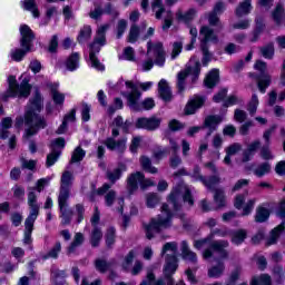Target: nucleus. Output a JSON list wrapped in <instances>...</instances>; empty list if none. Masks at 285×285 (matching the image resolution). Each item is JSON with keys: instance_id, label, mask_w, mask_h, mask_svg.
Here are the masks:
<instances>
[{"instance_id": "31", "label": "nucleus", "mask_w": 285, "mask_h": 285, "mask_svg": "<svg viewBox=\"0 0 285 285\" xmlns=\"http://www.w3.org/2000/svg\"><path fill=\"white\" fill-rule=\"evenodd\" d=\"M92 38V27H90V24H85L78 36H77V42L80 46H83V43H86L87 41H90V39Z\"/></svg>"}, {"instance_id": "41", "label": "nucleus", "mask_w": 285, "mask_h": 285, "mask_svg": "<svg viewBox=\"0 0 285 285\" xmlns=\"http://www.w3.org/2000/svg\"><path fill=\"white\" fill-rule=\"evenodd\" d=\"M250 285H273V279L268 274H261L258 277H253Z\"/></svg>"}, {"instance_id": "12", "label": "nucleus", "mask_w": 285, "mask_h": 285, "mask_svg": "<svg viewBox=\"0 0 285 285\" xmlns=\"http://www.w3.org/2000/svg\"><path fill=\"white\" fill-rule=\"evenodd\" d=\"M206 96L204 95H194L191 98L188 99L187 104L184 108V115L186 117H190V115H196L197 110H202L204 106H206Z\"/></svg>"}, {"instance_id": "2", "label": "nucleus", "mask_w": 285, "mask_h": 285, "mask_svg": "<svg viewBox=\"0 0 285 285\" xmlns=\"http://www.w3.org/2000/svg\"><path fill=\"white\" fill-rule=\"evenodd\" d=\"M125 86L131 90L130 92H121L122 97L127 99V106L130 110H134V112H141L142 110H153V108H155V99L150 97L145 98L139 102V99H141V91H139V87H137L132 80L125 81Z\"/></svg>"}, {"instance_id": "29", "label": "nucleus", "mask_w": 285, "mask_h": 285, "mask_svg": "<svg viewBox=\"0 0 285 285\" xmlns=\"http://www.w3.org/2000/svg\"><path fill=\"white\" fill-rule=\"evenodd\" d=\"M22 8L27 12H31L35 19H39L41 17V12L39 11V7L37 6V1L35 0H22Z\"/></svg>"}, {"instance_id": "11", "label": "nucleus", "mask_w": 285, "mask_h": 285, "mask_svg": "<svg viewBox=\"0 0 285 285\" xmlns=\"http://www.w3.org/2000/svg\"><path fill=\"white\" fill-rule=\"evenodd\" d=\"M135 128H137V130L155 132V130H159V128H161V118H157V116H151L149 118L139 117L135 122Z\"/></svg>"}, {"instance_id": "36", "label": "nucleus", "mask_w": 285, "mask_h": 285, "mask_svg": "<svg viewBox=\"0 0 285 285\" xmlns=\"http://www.w3.org/2000/svg\"><path fill=\"white\" fill-rule=\"evenodd\" d=\"M117 239V229L115 227H109L105 234V242L107 248H112L115 246V242Z\"/></svg>"}, {"instance_id": "40", "label": "nucleus", "mask_w": 285, "mask_h": 285, "mask_svg": "<svg viewBox=\"0 0 285 285\" xmlns=\"http://www.w3.org/2000/svg\"><path fill=\"white\" fill-rule=\"evenodd\" d=\"M284 18V6L277 3L275 9L272 11V19L277 26L282 24V19Z\"/></svg>"}, {"instance_id": "57", "label": "nucleus", "mask_w": 285, "mask_h": 285, "mask_svg": "<svg viewBox=\"0 0 285 285\" xmlns=\"http://www.w3.org/2000/svg\"><path fill=\"white\" fill-rule=\"evenodd\" d=\"M95 266L99 271V273H106L110 271V263H108L106 259H96Z\"/></svg>"}, {"instance_id": "7", "label": "nucleus", "mask_w": 285, "mask_h": 285, "mask_svg": "<svg viewBox=\"0 0 285 285\" xmlns=\"http://www.w3.org/2000/svg\"><path fill=\"white\" fill-rule=\"evenodd\" d=\"M155 184L150 179H146V175L141 171H136L130 174L127 177V193L129 197H132L137 190H139V186L141 190H146L147 188H150V186H154Z\"/></svg>"}, {"instance_id": "14", "label": "nucleus", "mask_w": 285, "mask_h": 285, "mask_svg": "<svg viewBox=\"0 0 285 285\" xmlns=\"http://www.w3.org/2000/svg\"><path fill=\"white\" fill-rule=\"evenodd\" d=\"M226 12V2L218 0L215 4L213 10L208 13V23L212 27L219 26V17H222V13Z\"/></svg>"}, {"instance_id": "48", "label": "nucleus", "mask_w": 285, "mask_h": 285, "mask_svg": "<svg viewBox=\"0 0 285 285\" xmlns=\"http://www.w3.org/2000/svg\"><path fill=\"white\" fill-rule=\"evenodd\" d=\"M214 202L217 204L218 208H224L226 206V195L222 189H215Z\"/></svg>"}, {"instance_id": "28", "label": "nucleus", "mask_w": 285, "mask_h": 285, "mask_svg": "<svg viewBox=\"0 0 285 285\" xmlns=\"http://www.w3.org/2000/svg\"><path fill=\"white\" fill-rule=\"evenodd\" d=\"M229 237L232 238V244H234V246H242V243L246 242L248 233L246 229H229Z\"/></svg>"}, {"instance_id": "18", "label": "nucleus", "mask_w": 285, "mask_h": 285, "mask_svg": "<svg viewBox=\"0 0 285 285\" xmlns=\"http://www.w3.org/2000/svg\"><path fill=\"white\" fill-rule=\"evenodd\" d=\"M58 206L60 210L61 225L70 226L72 222V215H75V212L68 208V200L63 205H61L60 198H58Z\"/></svg>"}, {"instance_id": "32", "label": "nucleus", "mask_w": 285, "mask_h": 285, "mask_svg": "<svg viewBox=\"0 0 285 285\" xmlns=\"http://www.w3.org/2000/svg\"><path fill=\"white\" fill-rule=\"evenodd\" d=\"M252 10H253V0H244L236 7L235 14L236 17L242 18L246 14H250Z\"/></svg>"}, {"instance_id": "15", "label": "nucleus", "mask_w": 285, "mask_h": 285, "mask_svg": "<svg viewBox=\"0 0 285 285\" xmlns=\"http://www.w3.org/2000/svg\"><path fill=\"white\" fill-rule=\"evenodd\" d=\"M139 285H168V283H166V281L163 278H157L155 272H153V269H149L145 279H142ZM174 285H186V282L184 279H179L177 283H175L174 278Z\"/></svg>"}, {"instance_id": "53", "label": "nucleus", "mask_w": 285, "mask_h": 285, "mask_svg": "<svg viewBox=\"0 0 285 285\" xmlns=\"http://www.w3.org/2000/svg\"><path fill=\"white\" fill-rule=\"evenodd\" d=\"M159 202H160L159 195H157L155 193H150L146 197L147 208H155L157 206V204H159Z\"/></svg>"}, {"instance_id": "23", "label": "nucleus", "mask_w": 285, "mask_h": 285, "mask_svg": "<svg viewBox=\"0 0 285 285\" xmlns=\"http://www.w3.org/2000/svg\"><path fill=\"white\" fill-rule=\"evenodd\" d=\"M264 30H266V23L264 22V18L263 17L256 18L255 27H254V30L252 31L253 37L250 38V42L257 43Z\"/></svg>"}, {"instance_id": "5", "label": "nucleus", "mask_w": 285, "mask_h": 285, "mask_svg": "<svg viewBox=\"0 0 285 285\" xmlns=\"http://www.w3.org/2000/svg\"><path fill=\"white\" fill-rule=\"evenodd\" d=\"M203 257L204 259H210L212 263H216V265L208 268V277L212 279H219V277L224 275V271H226L224 259H228V250H204Z\"/></svg>"}, {"instance_id": "22", "label": "nucleus", "mask_w": 285, "mask_h": 285, "mask_svg": "<svg viewBox=\"0 0 285 285\" xmlns=\"http://www.w3.org/2000/svg\"><path fill=\"white\" fill-rule=\"evenodd\" d=\"M219 69L214 68L212 69L208 75L204 79V86L205 88H208L209 90H213L219 83Z\"/></svg>"}, {"instance_id": "24", "label": "nucleus", "mask_w": 285, "mask_h": 285, "mask_svg": "<svg viewBox=\"0 0 285 285\" xmlns=\"http://www.w3.org/2000/svg\"><path fill=\"white\" fill-rule=\"evenodd\" d=\"M262 148V142L259 140H255L247 146V149L243 151V164H248L253 157H255V153Z\"/></svg>"}, {"instance_id": "9", "label": "nucleus", "mask_w": 285, "mask_h": 285, "mask_svg": "<svg viewBox=\"0 0 285 285\" xmlns=\"http://www.w3.org/2000/svg\"><path fill=\"white\" fill-rule=\"evenodd\" d=\"M72 181H75V176L70 170L62 173L60 178V189L58 199H60V205L63 206L70 199V189L72 188Z\"/></svg>"}, {"instance_id": "64", "label": "nucleus", "mask_w": 285, "mask_h": 285, "mask_svg": "<svg viewBox=\"0 0 285 285\" xmlns=\"http://www.w3.org/2000/svg\"><path fill=\"white\" fill-rule=\"evenodd\" d=\"M276 215L281 217V219H285V197L278 203Z\"/></svg>"}, {"instance_id": "50", "label": "nucleus", "mask_w": 285, "mask_h": 285, "mask_svg": "<svg viewBox=\"0 0 285 285\" xmlns=\"http://www.w3.org/2000/svg\"><path fill=\"white\" fill-rule=\"evenodd\" d=\"M128 28V21L126 19H120L116 26V39H121L124 35L126 33V30Z\"/></svg>"}, {"instance_id": "30", "label": "nucleus", "mask_w": 285, "mask_h": 285, "mask_svg": "<svg viewBox=\"0 0 285 285\" xmlns=\"http://www.w3.org/2000/svg\"><path fill=\"white\" fill-rule=\"evenodd\" d=\"M156 58H155V63L156 66H159L160 68H164L166 63V51H164V43L158 42L154 47Z\"/></svg>"}, {"instance_id": "43", "label": "nucleus", "mask_w": 285, "mask_h": 285, "mask_svg": "<svg viewBox=\"0 0 285 285\" xmlns=\"http://www.w3.org/2000/svg\"><path fill=\"white\" fill-rule=\"evenodd\" d=\"M102 237H104V233H101V229L99 227H95L91 232V238H90V244L92 248H97V246H99Z\"/></svg>"}, {"instance_id": "42", "label": "nucleus", "mask_w": 285, "mask_h": 285, "mask_svg": "<svg viewBox=\"0 0 285 285\" xmlns=\"http://www.w3.org/2000/svg\"><path fill=\"white\" fill-rule=\"evenodd\" d=\"M108 28H110L108 24H102L98 28L97 37L95 38L98 46H106V32Z\"/></svg>"}, {"instance_id": "10", "label": "nucleus", "mask_w": 285, "mask_h": 285, "mask_svg": "<svg viewBox=\"0 0 285 285\" xmlns=\"http://www.w3.org/2000/svg\"><path fill=\"white\" fill-rule=\"evenodd\" d=\"M228 246V240H212L209 235L194 242V248H196V250H202V248H206L205 250H226Z\"/></svg>"}, {"instance_id": "60", "label": "nucleus", "mask_w": 285, "mask_h": 285, "mask_svg": "<svg viewBox=\"0 0 285 285\" xmlns=\"http://www.w3.org/2000/svg\"><path fill=\"white\" fill-rule=\"evenodd\" d=\"M181 257L184 262H190L197 264V254L193 250H181Z\"/></svg>"}, {"instance_id": "55", "label": "nucleus", "mask_w": 285, "mask_h": 285, "mask_svg": "<svg viewBox=\"0 0 285 285\" xmlns=\"http://www.w3.org/2000/svg\"><path fill=\"white\" fill-rule=\"evenodd\" d=\"M237 104H244L243 99L237 98L235 95H230L223 102V108H230V106H237Z\"/></svg>"}, {"instance_id": "4", "label": "nucleus", "mask_w": 285, "mask_h": 285, "mask_svg": "<svg viewBox=\"0 0 285 285\" xmlns=\"http://www.w3.org/2000/svg\"><path fill=\"white\" fill-rule=\"evenodd\" d=\"M161 213L166 215V218L158 215L157 218H151L148 225H145V233L147 239H153L155 233H161L163 228H170L175 213L170 210L168 203H164L160 207Z\"/></svg>"}, {"instance_id": "49", "label": "nucleus", "mask_w": 285, "mask_h": 285, "mask_svg": "<svg viewBox=\"0 0 285 285\" xmlns=\"http://www.w3.org/2000/svg\"><path fill=\"white\" fill-rule=\"evenodd\" d=\"M194 181H200V184H206V176L202 175V167L195 165L193 173L189 175Z\"/></svg>"}, {"instance_id": "27", "label": "nucleus", "mask_w": 285, "mask_h": 285, "mask_svg": "<svg viewBox=\"0 0 285 285\" xmlns=\"http://www.w3.org/2000/svg\"><path fill=\"white\" fill-rule=\"evenodd\" d=\"M190 66L186 67L185 69L180 70L177 73V90L179 94L184 92L186 90V79L190 77Z\"/></svg>"}, {"instance_id": "19", "label": "nucleus", "mask_w": 285, "mask_h": 285, "mask_svg": "<svg viewBox=\"0 0 285 285\" xmlns=\"http://www.w3.org/2000/svg\"><path fill=\"white\" fill-rule=\"evenodd\" d=\"M158 95L166 104L173 101V90L170 89V86H168V81H166V79H161L158 82Z\"/></svg>"}, {"instance_id": "39", "label": "nucleus", "mask_w": 285, "mask_h": 285, "mask_svg": "<svg viewBox=\"0 0 285 285\" xmlns=\"http://www.w3.org/2000/svg\"><path fill=\"white\" fill-rule=\"evenodd\" d=\"M86 157V150L81 148V146H78L75 148L71 155V159L69 164H79V161H83V158Z\"/></svg>"}, {"instance_id": "52", "label": "nucleus", "mask_w": 285, "mask_h": 285, "mask_svg": "<svg viewBox=\"0 0 285 285\" xmlns=\"http://www.w3.org/2000/svg\"><path fill=\"white\" fill-rule=\"evenodd\" d=\"M257 106H259V98L256 94H253L250 101L247 104V110L252 117L257 112Z\"/></svg>"}, {"instance_id": "35", "label": "nucleus", "mask_w": 285, "mask_h": 285, "mask_svg": "<svg viewBox=\"0 0 285 285\" xmlns=\"http://www.w3.org/2000/svg\"><path fill=\"white\" fill-rule=\"evenodd\" d=\"M66 68L70 72H75L79 68V52H72L66 60Z\"/></svg>"}, {"instance_id": "47", "label": "nucleus", "mask_w": 285, "mask_h": 285, "mask_svg": "<svg viewBox=\"0 0 285 285\" xmlns=\"http://www.w3.org/2000/svg\"><path fill=\"white\" fill-rule=\"evenodd\" d=\"M271 173V163L265 161L258 165V168L254 169V175L256 177H264V175H268Z\"/></svg>"}, {"instance_id": "25", "label": "nucleus", "mask_w": 285, "mask_h": 285, "mask_svg": "<svg viewBox=\"0 0 285 285\" xmlns=\"http://www.w3.org/2000/svg\"><path fill=\"white\" fill-rule=\"evenodd\" d=\"M32 92V86L30 85V80L28 78L22 79L20 85L17 88V97L19 99H28Z\"/></svg>"}, {"instance_id": "61", "label": "nucleus", "mask_w": 285, "mask_h": 285, "mask_svg": "<svg viewBox=\"0 0 285 285\" xmlns=\"http://www.w3.org/2000/svg\"><path fill=\"white\" fill-rule=\"evenodd\" d=\"M186 126L184 124H181V121L177 120V119H171L168 122V128L171 132H179V130H184Z\"/></svg>"}, {"instance_id": "26", "label": "nucleus", "mask_w": 285, "mask_h": 285, "mask_svg": "<svg viewBox=\"0 0 285 285\" xmlns=\"http://www.w3.org/2000/svg\"><path fill=\"white\" fill-rule=\"evenodd\" d=\"M48 88L50 89L52 101L56 106H63L66 104V95L59 92V85L57 83H50L48 85Z\"/></svg>"}, {"instance_id": "13", "label": "nucleus", "mask_w": 285, "mask_h": 285, "mask_svg": "<svg viewBox=\"0 0 285 285\" xmlns=\"http://www.w3.org/2000/svg\"><path fill=\"white\" fill-rule=\"evenodd\" d=\"M277 242L285 246V220L269 232V236L265 239V246H275Z\"/></svg>"}, {"instance_id": "17", "label": "nucleus", "mask_w": 285, "mask_h": 285, "mask_svg": "<svg viewBox=\"0 0 285 285\" xmlns=\"http://www.w3.org/2000/svg\"><path fill=\"white\" fill-rule=\"evenodd\" d=\"M9 87L4 94H2V101H8V99L17 98V89L19 88V82H17V76L10 75L8 77Z\"/></svg>"}, {"instance_id": "33", "label": "nucleus", "mask_w": 285, "mask_h": 285, "mask_svg": "<svg viewBox=\"0 0 285 285\" xmlns=\"http://www.w3.org/2000/svg\"><path fill=\"white\" fill-rule=\"evenodd\" d=\"M271 218V209L258 206L256 208L255 222L256 224H264Z\"/></svg>"}, {"instance_id": "38", "label": "nucleus", "mask_w": 285, "mask_h": 285, "mask_svg": "<svg viewBox=\"0 0 285 285\" xmlns=\"http://www.w3.org/2000/svg\"><path fill=\"white\" fill-rule=\"evenodd\" d=\"M139 35H141L139 26L131 24L129 29V35L127 37V43H137V41L139 40Z\"/></svg>"}, {"instance_id": "8", "label": "nucleus", "mask_w": 285, "mask_h": 285, "mask_svg": "<svg viewBox=\"0 0 285 285\" xmlns=\"http://www.w3.org/2000/svg\"><path fill=\"white\" fill-rule=\"evenodd\" d=\"M179 268V258L177 254H167L165 257V266L163 269L164 281L167 285H175V273Z\"/></svg>"}, {"instance_id": "34", "label": "nucleus", "mask_w": 285, "mask_h": 285, "mask_svg": "<svg viewBox=\"0 0 285 285\" xmlns=\"http://www.w3.org/2000/svg\"><path fill=\"white\" fill-rule=\"evenodd\" d=\"M168 204L173 205L174 213H179L181 210V204H179V189H174L167 197Z\"/></svg>"}, {"instance_id": "6", "label": "nucleus", "mask_w": 285, "mask_h": 285, "mask_svg": "<svg viewBox=\"0 0 285 285\" xmlns=\"http://www.w3.org/2000/svg\"><path fill=\"white\" fill-rule=\"evenodd\" d=\"M200 36L203 37L200 40V51L203 52L202 63L206 67L213 61V53H210L208 42L213 41L214 43H217L219 38L215 35V30L208 26H203L200 28Z\"/></svg>"}, {"instance_id": "20", "label": "nucleus", "mask_w": 285, "mask_h": 285, "mask_svg": "<svg viewBox=\"0 0 285 285\" xmlns=\"http://www.w3.org/2000/svg\"><path fill=\"white\" fill-rule=\"evenodd\" d=\"M252 77L257 82V88H258L259 92L262 95H266V89L272 83L271 75H268V73H265V75L253 73Z\"/></svg>"}, {"instance_id": "1", "label": "nucleus", "mask_w": 285, "mask_h": 285, "mask_svg": "<svg viewBox=\"0 0 285 285\" xmlns=\"http://www.w3.org/2000/svg\"><path fill=\"white\" fill-rule=\"evenodd\" d=\"M43 110V96L41 95V90L36 88L33 92V97L29 99L23 117L16 118V128H21V126H27L24 129L26 139H30V137H35V135H39V130H46L48 128V120L46 117L39 115Z\"/></svg>"}, {"instance_id": "16", "label": "nucleus", "mask_w": 285, "mask_h": 285, "mask_svg": "<svg viewBox=\"0 0 285 285\" xmlns=\"http://www.w3.org/2000/svg\"><path fill=\"white\" fill-rule=\"evenodd\" d=\"M224 119L219 115H208L204 122H203V128H207V137H210L213 132L219 128V124H222Z\"/></svg>"}, {"instance_id": "62", "label": "nucleus", "mask_w": 285, "mask_h": 285, "mask_svg": "<svg viewBox=\"0 0 285 285\" xmlns=\"http://www.w3.org/2000/svg\"><path fill=\"white\" fill-rule=\"evenodd\" d=\"M181 50H184V42L175 41L173 43V49H171V59L179 57V55H181Z\"/></svg>"}, {"instance_id": "58", "label": "nucleus", "mask_w": 285, "mask_h": 285, "mask_svg": "<svg viewBox=\"0 0 285 285\" xmlns=\"http://www.w3.org/2000/svg\"><path fill=\"white\" fill-rule=\"evenodd\" d=\"M81 244H83V234L76 233L73 240L71 242L67 250H75V248L81 246Z\"/></svg>"}, {"instance_id": "54", "label": "nucleus", "mask_w": 285, "mask_h": 285, "mask_svg": "<svg viewBox=\"0 0 285 285\" xmlns=\"http://www.w3.org/2000/svg\"><path fill=\"white\" fill-rule=\"evenodd\" d=\"M261 157L265 161H271V159H275V156H273V151H271V145H264L261 147Z\"/></svg>"}, {"instance_id": "46", "label": "nucleus", "mask_w": 285, "mask_h": 285, "mask_svg": "<svg viewBox=\"0 0 285 285\" xmlns=\"http://www.w3.org/2000/svg\"><path fill=\"white\" fill-rule=\"evenodd\" d=\"M59 157H61V151L57 149H51V153L47 155V168H51V166H55V164H57V161L59 160Z\"/></svg>"}, {"instance_id": "3", "label": "nucleus", "mask_w": 285, "mask_h": 285, "mask_svg": "<svg viewBox=\"0 0 285 285\" xmlns=\"http://www.w3.org/2000/svg\"><path fill=\"white\" fill-rule=\"evenodd\" d=\"M20 48H16L11 53V59L13 61L20 62L23 61L26 55L32 52V48L35 47L33 41L37 39L35 31L28 24L20 26Z\"/></svg>"}, {"instance_id": "45", "label": "nucleus", "mask_w": 285, "mask_h": 285, "mask_svg": "<svg viewBox=\"0 0 285 285\" xmlns=\"http://www.w3.org/2000/svg\"><path fill=\"white\" fill-rule=\"evenodd\" d=\"M196 14H197V10H195L194 8H190L185 13H178L177 19L178 21H184V23H190V21L195 19Z\"/></svg>"}, {"instance_id": "37", "label": "nucleus", "mask_w": 285, "mask_h": 285, "mask_svg": "<svg viewBox=\"0 0 285 285\" xmlns=\"http://www.w3.org/2000/svg\"><path fill=\"white\" fill-rule=\"evenodd\" d=\"M261 55L264 59H273L275 57V43L268 42L267 45L261 47Z\"/></svg>"}, {"instance_id": "56", "label": "nucleus", "mask_w": 285, "mask_h": 285, "mask_svg": "<svg viewBox=\"0 0 285 285\" xmlns=\"http://www.w3.org/2000/svg\"><path fill=\"white\" fill-rule=\"evenodd\" d=\"M89 61L91 63V68H95V70H98L100 72H104L106 70V66L99 61V58L97 56H89Z\"/></svg>"}, {"instance_id": "59", "label": "nucleus", "mask_w": 285, "mask_h": 285, "mask_svg": "<svg viewBox=\"0 0 285 285\" xmlns=\"http://www.w3.org/2000/svg\"><path fill=\"white\" fill-rule=\"evenodd\" d=\"M220 181H222V178H219V176L212 175L208 177V179H206L205 177V183H203V185L210 190L213 189V186H217V184H219Z\"/></svg>"}, {"instance_id": "44", "label": "nucleus", "mask_w": 285, "mask_h": 285, "mask_svg": "<svg viewBox=\"0 0 285 285\" xmlns=\"http://www.w3.org/2000/svg\"><path fill=\"white\" fill-rule=\"evenodd\" d=\"M212 242H215V237H229L230 236V229L224 227V228H214L210 229V233L208 234Z\"/></svg>"}, {"instance_id": "51", "label": "nucleus", "mask_w": 285, "mask_h": 285, "mask_svg": "<svg viewBox=\"0 0 285 285\" xmlns=\"http://www.w3.org/2000/svg\"><path fill=\"white\" fill-rule=\"evenodd\" d=\"M190 69L191 83H196L197 79H199V75H202V62L197 60L193 67L190 66Z\"/></svg>"}, {"instance_id": "21", "label": "nucleus", "mask_w": 285, "mask_h": 285, "mask_svg": "<svg viewBox=\"0 0 285 285\" xmlns=\"http://www.w3.org/2000/svg\"><path fill=\"white\" fill-rule=\"evenodd\" d=\"M128 170V167L126 164L120 163L117 168H115L112 171L107 170L106 177L110 181V184H117L119 179H121L124 173Z\"/></svg>"}, {"instance_id": "63", "label": "nucleus", "mask_w": 285, "mask_h": 285, "mask_svg": "<svg viewBox=\"0 0 285 285\" xmlns=\"http://www.w3.org/2000/svg\"><path fill=\"white\" fill-rule=\"evenodd\" d=\"M90 105L86 102L82 104L81 119L85 124H87V121H90Z\"/></svg>"}]
</instances>
